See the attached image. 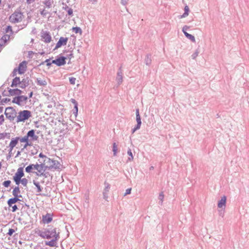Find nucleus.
I'll use <instances>...</instances> for the list:
<instances>
[{"instance_id": "obj_2", "label": "nucleus", "mask_w": 249, "mask_h": 249, "mask_svg": "<svg viewBox=\"0 0 249 249\" xmlns=\"http://www.w3.org/2000/svg\"><path fill=\"white\" fill-rule=\"evenodd\" d=\"M32 116L31 112L30 110H24L20 111L17 118V122H24Z\"/></svg>"}, {"instance_id": "obj_36", "label": "nucleus", "mask_w": 249, "mask_h": 249, "mask_svg": "<svg viewBox=\"0 0 249 249\" xmlns=\"http://www.w3.org/2000/svg\"><path fill=\"white\" fill-rule=\"evenodd\" d=\"M39 157L40 158L43 159V162H46L47 161L50 160V158L47 157L46 155H44L42 153H40L39 154Z\"/></svg>"}, {"instance_id": "obj_3", "label": "nucleus", "mask_w": 249, "mask_h": 249, "mask_svg": "<svg viewBox=\"0 0 249 249\" xmlns=\"http://www.w3.org/2000/svg\"><path fill=\"white\" fill-rule=\"evenodd\" d=\"M4 114L7 119L12 122L17 116V111L13 107H8L5 108Z\"/></svg>"}, {"instance_id": "obj_39", "label": "nucleus", "mask_w": 249, "mask_h": 249, "mask_svg": "<svg viewBox=\"0 0 249 249\" xmlns=\"http://www.w3.org/2000/svg\"><path fill=\"white\" fill-rule=\"evenodd\" d=\"M127 154L129 156L127 160L130 161H132L133 160V156L130 148H128L127 150Z\"/></svg>"}, {"instance_id": "obj_47", "label": "nucleus", "mask_w": 249, "mask_h": 249, "mask_svg": "<svg viewBox=\"0 0 249 249\" xmlns=\"http://www.w3.org/2000/svg\"><path fill=\"white\" fill-rule=\"evenodd\" d=\"M11 183V181L10 180H5L4 182H3L2 185L5 187H8L9 186H10Z\"/></svg>"}, {"instance_id": "obj_26", "label": "nucleus", "mask_w": 249, "mask_h": 249, "mask_svg": "<svg viewBox=\"0 0 249 249\" xmlns=\"http://www.w3.org/2000/svg\"><path fill=\"white\" fill-rule=\"evenodd\" d=\"M63 4L65 5V6H63L62 8L67 11L69 16L71 17L73 16V10L71 8H69V6L67 5V4H64V3H63Z\"/></svg>"}, {"instance_id": "obj_21", "label": "nucleus", "mask_w": 249, "mask_h": 249, "mask_svg": "<svg viewBox=\"0 0 249 249\" xmlns=\"http://www.w3.org/2000/svg\"><path fill=\"white\" fill-rule=\"evenodd\" d=\"M21 83L19 77H15L12 80L10 87L12 88L17 87L18 86L20 88V84Z\"/></svg>"}, {"instance_id": "obj_31", "label": "nucleus", "mask_w": 249, "mask_h": 249, "mask_svg": "<svg viewBox=\"0 0 249 249\" xmlns=\"http://www.w3.org/2000/svg\"><path fill=\"white\" fill-rule=\"evenodd\" d=\"M151 55L150 54H148L146 55V57L144 60V62L146 65L149 66L151 63Z\"/></svg>"}, {"instance_id": "obj_56", "label": "nucleus", "mask_w": 249, "mask_h": 249, "mask_svg": "<svg viewBox=\"0 0 249 249\" xmlns=\"http://www.w3.org/2000/svg\"><path fill=\"white\" fill-rule=\"evenodd\" d=\"M40 14L43 17H45L48 14V12L45 9L42 10L40 12Z\"/></svg>"}, {"instance_id": "obj_57", "label": "nucleus", "mask_w": 249, "mask_h": 249, "mask_svg": "<svg viewBox=\"0 0 249 249\" xmlns=\"http://www.w3.org/2000/svg\"><path fill=\"white\" fill-rule=\"evenodd\" d=\"M131 188H128L126 190L125 193L124 194V196H126L127 195H129L131 194Z\"/></svg>"}, {"instance_id": "obj_55", "label": "nucleus", "mask_w": 249, "mask_h": 249, "mask_svg": "<svg viewBox=\"0 0 249 249\" xmlns=\"http://www.w3.org/2000/svg\"><path fill=\"white\" fill-rule=\"evenodd\" d=\"M12 212H15L18 210V208L17 205H12Z\"/></svg>"}, {"instance_id": "obj_24", "label": "nucleus", "mask_w": 249, "mask_h": 249, "mask_svg": "<svg viewBox=\"0 0 249 249\" xmlns=\"http://www.w3.org/2000/svg\"><path fill=\"white\" fill-rule=\"evenodd\" d=\"M15 182L17 185H19L20 183H21L25 187L27 186L28 180L26 178H21L15 181Z\"/></svg>"}, {"instance_id": "obj_38", "label": "nucleus", "mask_w": 249, "mask_h": 249, "mask_svg": "<svg viewBox=\"0 0 249 249\" xmlns=\"http://www.w3.org/2000/svg\"><path fill=\"white\" fill-rule=\"evenodd\" d=\"M112 151L113 152V155L116 156L118 152L117 145L115 142H114L112 145Z\"/></svg>"}, {"instance_id": "obj_8", "label": "nucleus", "mask_w": 249, "mask_h": 249, "mask_svg": "<svg viewBox=\"0 0 249 249\" xmlns=\"http://www.w3.org/2000/svg\"><path fill=\"white\" fill-rule=\"evenodd\" d=\"M22 164H23V166L19 167L17 172L13 176V179L14 181L17 180L19 179L20 178L24 176L23 169L24 167H25V164H24V163H22Z\"/></svg>"}, {"instance_id": "obj_35", "label": "nucleus", "mask_w": 249, "mask_h": 249, "mask_svg": "<svg viewBox=\"0 0 249 249\" xmlns=\"http://www.w3.org/2000/svg\"><path fill=\"white\" fill-rule=\"evenodd\" d=\"M53 0H46L43 1V3L45 5L46 7L49 8L52 6V4L53 3Z\"/></svg>"}, {"instance_id": "obj_16", "label": "nucleus", "mask_w": 249, "mask_h": 249, "mask_svg": "<svg viewBox=\"0 0 249 249\" xmlns=\"http://www.w3.org/2000/svg\"><path fill=\"white\" fill-rule=\"evenodd\" d=\"M26 137L30 141H34L37 140L38 137L35 134V130L31 129L28 131Z\"/></svg>"}, {"instance_id": "obj_37", "label": "nucleus", "mask_w": 249, "mask_h": 249, "mask_svg": "<svg viewBox=\"0 0 249 249\" xmlns=\"http://www.w3.org/2000/svg\"><path fill=\"white\" fill-rule=\"evenodd\" d=\"M72 30L76 34L79 33L80 35H81L82 33V29L79 27H72Z\"/></svg>"}, {"instance_id": "obj_53", "label": "nucleus", "mask_w": 249, "mask_h": 249, "mask_svg": "<svg viewBox=\"0 0 249 249\" xmlns=\"http://www.w3.org/2000/svg\"><path fill=\"white\" fill-rule=\"evenodd\" d=\"M51 58H49V59H47L45 62H46V65L48 67H50L51 66V65L52 64H53V63H52V61L51 62H50V60H51Z\"/></svg>"}, {"instance_id": "obj_41", "label": "nucleus", "mask_w": 249, "mask_h": 249, "mask_svg": "<svg viewBox=\"0 0 249 249\" xmlns=\"http://www.w3.org/2000/svg\"><path fill=\"white\" fill-rule=\"evenodd\" d=\"M163 199H164V195H163V193L162 192L160 193L159 196V199L160 200L159 203L160 205L162 204V203L163 201Z\"/></svg>"}, {"instance_id": "obj_19", "label": "nucleus", "mask_w": 249, "mask_h": 249, "mask_svg": "<svg viewBox=\"0 0 249 249\" xmlns=\"http://www.w3.org/2000/svg\"><path fill=\"white\" fill-rule=\"evenodd\" d=\"M52 238V239L50 241H45V245L51 247H57V241L60 238H58L56 236L55 238Z\"/></svg>"}, {"instance_id": "obj_48", "label": "nucleus", "mask_w": 249, "mask_h": 249, "mask_svg": "<svg viewBox=\"0 0 249 249\" xmlns=\"http://www.w3.org/2000/svg\"><path fill=\"white\" fill-rule=\"evenodd\" d=\"M76 78L73 77H71L69 78V82L71 84L74 85L75 83Z\"/></svg>"}, {"instance_id": "obj_29", "label": "nucleus", "mask_w": 249, "mask_h": 249, "mask_svg": "<svg viewBox=\"0 0 249 249\" xmlns=\"http://www.w3.org/2000/svg\"><path fill=\"white\" fill-rule=\"evenodd\" d=\"M136 121L137 122V123L142 124L141 118L139 108H137L136 109Z\"/></svg>"}, {"instance_id": "obj_14", "label": "nucleus", "mask_w": 249, "mask_h": 249, "mask_svg": "<svg viewBox=\"0 0 249 249\" xmlns=\"http://www.w3.org/2000/svg\"><path fill=\"white\" fill-rule=\"evenodd\" d=\"M105 188L103 192V198L107 201L108 199V193L110 189V185L109 183L105 181L104 182Z\"/></svg>"}, {"instance_id": "obj_12", "label": "nucleus", "mask_w": 249, "mask_h": 249, "mask_svg": "<svg viewBox=\"0 0 249 249\" xmlns=\"http://www.w3.org/2000/svg\"><path fill=\"white\" fill-rule=\"evenodd\" d=\"M27 63L26 61H23L19 64L18 67L16 68L18 69V73L19 74H22L26 71Z\"/></svg>"}, {"instance_id": "obj_11", "label": "nucleus", "mask_w": 249, "mask_h": 249, "mask_svg": "<svg viewBox=\"0 0 249 249\" xmlns=\"http://www.w3.org/2000/svg\"><path fill=\"white\" fill-rule=\"evenodd\" d=\"M7 89L8 91V95H10V96H19V95L21 94L23 92V91L18 88L12 89H10L9 88H8Z\"/></svg>"}, {"instance_id": "obj_61", "label": "nucleus", "mask_w": 249, "mask_h": 249, "mask_svg": "<svg viewBox=\"0 0 249 249\" xmlns=\"http://www.w3.org/2000/svg\"><path fill=\"white\" fill-rule=\"evenodd\" d=\"M35 53L34 52H33V51H29V52H28V57H29V58H32V54H35Z\"/></svg>"}, {"instance_id": "obj_27", "label": "nucleus", "mask_w": 249, "mask_h": 249, "mask_svg": "<svg viewBox=\"0 0 249 249\" xmlns=\"http://www.w3.org/2000/svg\"><path fill=\"white\" fill-rule=\"evenodd\" d=\"M20 191L19 189V185L16 186L12 191V194L14 196L18 197V194H20Z\"/></svg>"}, {"instance_id": "obj_63", "label": "nucleus", "mask_w": 249, "mask_h": 249, "mask_svg": "<svg viewBox=\"0 0 249 249\" xmlns=\"http://www.w3.org/2000/svg\"><path fill=\"white\" fill-rule=\"evenodd\" d=\"M33 94H34L33 91H31L28 93V98H31L33 97Z\"/></svg>"}, {"instance_id": "obj_4", "label": "nucleus", "mask_w": 249, "mask_h": 249, "mask_svg": "<svg viewBox=\"0 0 249 249\" xmlns=\"http://www.w3.org/2000/svg\"><path fill=\"white\" fill-rule=\"evenodd\" d=\"M47 164H48V167H46V168H48V169L51 170L52 169L55 170H60L61 169L62 165L60 163V162L57 160L53 159H51L50 158V160L47 161L46 162Z\"/></svg>"}, {"instance_id": "obj_9", "label": "nucleus", "mask_w": 249, "mask_h": 249, "mask_svg": "<svg viewBox=\"0 0 249 249\" xmlns=\"http://www.w3.org/2000/svg\"><path fill=\"white\" fill-rule=\"evenodd\" d=\"M41 37L44 39V41L46 43H50L52 40V37L50 32L47 31L42 30L41 32Z\"/></svg>"}, {"instance_id": "obj_51", "label": "nucleus", "mask_w": 249, "mask_h": 249, "mask_svg": "<svg viewBox=\"0 0 249 249\" xmlns=\"http://www.w3.org/2000/svg\"><path fill=\"white\" fill-rule=\"evenodd\" d=\"M15 230L13 229H9V230H8V233H7V235H9V236H12V234L15 232Z\"/></svg>"}, {"instance_id": "obj_13", "label": "nucleus", "mask_w": 249, "mask_h": 249, "mask_svg": "<svg viewBox=\"0 0 249 249\" xmlns=\"http://www.w3.org/2000/svg\"><path fill=\"white\" fill-rule=\"evenodd\" d=\"M68 41V37H60L59 40L56 44V46L54 49V50L60 48L62 46H65L67 44Z\"/></svg>"}, {"instance_id": "obj_18", "label": "nucleus", "mask_w": 249, "mask_h": 249, "mask_svg": "<svg viewBox=\"0 0 249 249\" xmlns=\"http://www.w3.org/2000/svg\"><path fill=\"white\" fill-rule=\"evenodd\" d=\"M122 66H121L118 71L117 73V76L116 78V80L119 85H120L123 82V71L122 69Z\"/></svg>"}, {"instance_id": "obj_34", "label": "nucleus", "mask_w": 249, "mask_h": 249, "mask_svg": "<svg viewBox=\"0 0 249 249\" xmlns=\"http://www.w3.org/2000/svg\"><path fill=\"white\" fill-rule=\"evenodd\" d=\"M189 11H190V10H189V7L187 5L185 6L184 7V12L183 14V15H182L181 16L180 18H185L187 16H188V14H189Z\"/></svg>"}, {"instance_id": "obj_43", "label": "nucleus", "mask_w": 249, "mask_h": 249, "mask_svg": "<svg viewBox=\"0 0 249 249\" xmlns=\"http://www.w3.org/2000/svg\"><path fill=\"white\" fill-rule=\"evenodd\" d=\"M18 139V141H19L21 142H25L26 141H28L29 139H28L26 137V135L24 136L23 137H17Z\"/></svg>"}, {"instance_id": "obj_50", "label": "nucleus", "mask_w": 249, "mask_h": 249, "mask_svg": "<svg viewBox=\"0 0 249 249\" xmlns=\"http://www.w3.org/2000/svg\"><path fill=\"white\" fill-rule=\"evenodd\" d=\"M5 31L6 33H8L9 32H11V33H12L13 31L12 29V27L10 25L7 26L5 29Z\"/></svg>"}, {"instance_id": "obj_62", "label": "nucleus", "mask_w": 249, "mask_h": 249, "mask_svg": "<svg viewBox=\"0 0 249 249\" xmlns=\"http://www.w3.org/2000/svg\"><path fill=\"white\" fill-rule=\"evenodd\" d=\"M66 57H67V58H69L70 60H71V58L73 57V53L71 52V53H70V54H68V55H67V56H66Z\"/></svg>"}, {"instance_id": "obj_20", "label": "nucleus", "mask_w": 249, "mask_h": 249, "mask_svg": "<svg viewBox=\"0 0 249 249\" xmlns=\"http://www.w3.org/2000/svg\"><path fill=\"white\" fill-rule=\"evenodd\" d=\"M227 197L225 196H223L221 199L218 201L217 203V206L220 208H225L226 204Z\"/></svg>"}, {"instance_id": "obj_22", "label": "nucleus", "mask_w": 249, "mask_h": 249, "mask_svg": "<svg viewBox=\"0 0 249 249\" xmlns=\"http://www.w3.org/2000/svg\"><path fill=\"white\" fill-rule=\"evenodd\" d=\"M18 138H13L11 139V141L9 143V147H10V152H11L13 149L14 147L18 144Z\"/></svg>"}, {"instance_id": "obj_40", "label": "nucleus", "mask_w": 249, "mask_h": 249, "mask_svg": "<svg viewBox=\"0 0 249 249\" xmlns=\"http://www.w3.org/2000/svg\"><path fill=\"white\" fill-rule=\"evenodd\" d=\"M33 164H30L25 168V172L28 173L33 172Z\"/></svg>"}, {"instance_id": "obj_64", "label": "nucleus", "mask_w": 249, "mask_h": 249, "mask_svg": "<svg viewBox=\"0 0 249 249\" xmlns=\"http://www.w3.org/2000/svg\"><path fill=\"white\" fill-rule=\"evenodd\" d=\"M36 176H41L42 175H44V172L41 171V172L39 173L38 171L37 172H36Z\"/></svg>"}, {"instance_id": "obj_23", "label": "nucleus", "mask_w": 249, "mask_h": 249, "mask_svg": "<svg viewBox=\"0 0 249 249\" xmlns=\"http://www.w3.org/2000/svg\"><path fill=\"white\" fill-rule=\"evenodd\" d=\"M21 201L19 198H18L17 196H14L11 198H9L7 201V204L9 207L12 206V205L15 204L18 201Z\"/></svg>"}, {"instance_id": "obj_54", "label": "nucleus", "mask_w": 249, "mask_h": 249, "mask_svg": "<svg viewBox=\"0 0 249 249\" xmlns=\"http://www.w3.org/2000/svg\"><path fill=\"white\" fill-rule=\"evenodd\" d=\"M31 142V141H30L29 140L28 141H26L25 142V144L24 145V148H26L28 146L32 145V142Z\"/></svg>"}, {"instance_id": "obj_6", "label": "nucleus", "mask_w": 249, "mask_h": 249, "mask_svg": "<svg viewBox=\"0 0 249 249\" xmlns=\"http://www.w3.org/2000/svg\"><path fill=\"white\" fill-rule=\"evenodd\" d=\"M66 59L67 57L63 56L60 54L56 57L55 59L52 61V63L56 65L57 66L60 67L66 64Z\"/></svg>"}, {"instance_id": "obj_49", "label": "nucleus", "mask_w": 249, "mask_h": 249, "mask_svg": "<svg viewBox=\"0 0 249 249\" xmlns=\"http://www.w3.org/2000/svg\"><path fill=\"white\" fill-rule=\"evenodd\" d=\"M199 53V51L198 50H196L195 52L192 55V58L193 59H196V58L198 56Z\"/></svg>"}, {"instance_id": "obj_59", "label": "nucleus", "mask_w": 249, "mask_h": 249, "mask_svg": "<svg viewBox=\"0 0 249 249\" xmlns=\"http://www.w3.org/2000/svg\"><path fill=\"white\" fill-rule=\"evenodd\" d=\"M70 101L74 105V106L75 105H78V102L74 99L71 98Z\"/></svg>"}, {"instance_id": "obj_5", "label": "nucleus", "mask_w": 249, "mask_h": 249, "mask_svg": "<svg viewBox=\"0 0 249 249\" xmlns=\"http://www.w3.org/2000/svg\"><path fill=\"white\" fill-rule=\"evenodd\" d=\"M22 13L20 11H15L9 17V20L12 23H17L22 20Z\"/></svg>"}, {"instance_id": "obj_7", "label": "nucleus", "mask_w": 249, "mask_h": 249, "mask_svg": "<svg viewBox=\"0 0 249 249\" xmlns=\"http://www.w3.org/2000/svg\"><path fill=\"white\" fill-rule=\"evenodd\" d=\"M28 100V96L25 95H22L21 94L19 96H15L13 98L12 102L13 103L16 104L18 106L21 105V102H25V103Z\"/></svg>"}, {"instance_id": "obj_46", "label": "nucleus", "mask_w": 249, "mask_h": 249, "mask_svg": "<svg viewBox=\"0 0 249 249\" xmlns=\"http://www.w3.org/2000/svg\"><path fill=\"white\" fill-rule=\"evenodd\" d=\"M11 101V99L10 98H5L2 99L0 102V104L1 105H4V104L7 103Z\"/></svg>"}, {"instance_id": "obj_33", "label": "nucleus", "mask_w": 249, "mask_h": 249, "mask_svg": "<svg viewBox=\"0 0 249 249\" xmlns=\"http://www.w3.org/2000/svg\"><path fill=\"white\" fill-rule=\"evenodd\" d=\"M33 184L36 186V187L37 188V193H40L42 190V188L41 187V186L39 184V183L38 182H37L35 180H33Z\"/></svg>"}, {"instance_id": "obj_58", "label": "nucleus", "mask_w": 249, "mask_h": 249, "mask_svg": "<svg viewBox=\"0 0 249 249\" xmlns=\"http://www.w3.org/2000/svg\"><path fill=\"white\" fill-rule=\"evenodd\" d=\"M4 122V116L3 115H0V125H1L3 122Z\"/></svg>"}, {"instance_id": "obj_30", "label": "nucleus", "mask_w": 249, "mask_h": 249, "mask_svg": "<svg viewBox=\"0 0 249 249\" xmlns=\"http://www.w3.org/2000/svg\"><path fill=\"white\" fill-rule=\"evenodd\" d=\"M48 164L46 162H40V164H39V169L41 171L44 172L48 168H46V167H48Z\"/></svg>"}, {"instance_id": "obj_45", "label": "nucleus", "mask_w": 249, "mask_h": 249, "mask_svg": "<svg viewBox=\"0 0 249 249\" xmlns=\"http://www.w3.org/2000/svg\"><path fill=\"white\" fill-rule=\"evenodd\" d=\"M33 170H37L39 173L41 172V170L39 169V164L36 163V164H33Z\"/></svg>"}, {"instance_id": "obj_42", "label": "nucleus", "mask_w": 249, "mask_h": 249, "mask_svg": "<svg viewBox=\"0 0 249 249\" xmlns=\"http://www.w3.org/2000/svg\"><path fill=\"white\" fill-rule=\"evenodd\" d=\"M142 124L137 123L134 127L132 129V133L133 134L136 131L139 129L141 127Z\"/></svg>"}, {"instance_id": "obj_52", "label": "nucleus", "mask_w": 249, "mask_h": 249, "mask_svg": "<svg viewBox=\"0 0 249 249\" xmlns=\"http://www.w3.org/2000/svg\"><path fill=\"white\" fill-rule=\"evenodd\" d=\"M18 71V69H17L16 68H15L12 71V73L11 74L10 76L12 77H14L17 75V72Z\"/></svg>"}, {"instance_id": "obj_60", "label": "nucleus", "mask_w": 249, "mask_h": 249, "mask_svg": "<svg viewBox=\"0 0 249 249\" xmlns=\"http://www.w3.org/2000/svg\"><path fill=\"white\" fill-rule=\"evenodd\" d=\"M62 124L64 126H66V130H68V131H70L71 130V127H70L69 126H68L67 124L66 123H62Z\"/></svg>"}, {"instance_id": "obj_10", "label": "nucleus", "mask_w": 249, "mask_h": 249, "mask_svg": "<svg viewBox=\"0 0 249 249\" xmlns=\"http://www.w3.org/2000/svg\"><path fill=\"white\" fill-rule=\"evenodd\" d=\"M31 84H33V81L29 77H26L22 79L20 84V88L24 89Z\"/></svg>"}, {"instance_id": "obj_32", "label": "nucleus", "mask_w": 249, "mask_h": 249, "mask_svg": "<svg viewBox=\"0 0 249 249\" xmlns=\"http://www.w3.org/2000/svg\"><path fill=\"white\" fill-rule=\"evenodd\" d=\"M36 233H37L38 235V236H39L41 238L45 239V228L43 229V231H41L40 230H38L37 231H36Z\"/></svg>"}, {"instance_id": "obj_25", "label": "nucleus", "mask_w": 249, "mask_h": 249, "mask_svg": "<svg viewBox=\"0 0 249 249\" xmlns=\"http://www.w3.org/2000/svg\"><path fill=\"white\" fill-rule=\"evenodd\" d=\"M10 38V36L8 35H3L1 38L0 39V43L3 45L4 46L7 41Z\"/></svg>"}, {"instance_id": "obj_17", "label": "nucleus", "mask_w": 249, "mask_h": 249, "mask_svg": "<svg viewBox=\"0 0 249 249\" xmlns=\"http://www.w3.org/2000/svg\"><path fill=\"white\" fill-rule=\"evenodd\" d=\"M53 213H47L45 215H42V221L44 224H49L53 220Z\"/></svg>"}, {"instance_id": "obj_15", "label": "nucleus", "mask_w": 249, "mask_h": 249, "mask_svg": "<svg viewBox=\"0 0 249 249\" xmlns=\"http://www.w3.org/2000/svg\"><path fill=\"white\" fill-rule=\"evenodd\" d=\"M189 28V27L187 26V25H185L182 28V31L183 32V33H184L185 36L187 38H188L189 39H190L191 41H192L193 42H196V39H195V37L194 36H193L192 35H191L189 33H188L187 32H186V30H188V29Z\"/></svg>"}, {"instance_id": "obj_28", "label": "nucleus", "mask_w": 249, "mask_h": 249, "mask_svg": "<svg viewBox=\"0 0 249 249\" xmlns=\"http://www.w3.org/2000/svg\"><path fill=\"white\" fill-rule=\"evenodd\" d=\"M36 82L37 84L41 86H46L47 85V83L46 80H42L40 78H36Z\"/></svg>"}, {"instance_id": "obj_44", "label": "nucleus", "mask_w": 249, "mask_h": 249, "mask_svg": "<svg viewBox=\"0 0 249 249\" xmlns=\"http://www.w3.org/2000/svg\"><path fill=\"white\" fill-rule=\"evenodd\" d=\"M8 136V138H10V134L8 133H0V140L4 139L6 137Z\"/></svg>"}, {"instance_id": "obj_1", "label": "nucleus", "mask_w": 249, "mask_h": 249, "mask_svg": "<svg viewBox=\"0 0 249 249\" xmlns=\"http://www.w3.org/2000/svg\"><path fill=\"white\" fill-rule=\"evenodd\" d=\"M45 239H49L52 238H55L56 236L58 238H60V230L58 228L49 225L45 228Z\"/></svg>"}]
</instances>
